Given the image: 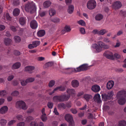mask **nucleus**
I'll return each mask as SVG.
<instances>
[{
    "label": "nucleus",
    "mask_w": 126,
    "mask_h": 126,
    "mask_svg": "<svg viewBox=\"0 0 126 126\" xmlns=\"http://www.w3.org/2000/svg\"><path fill=\"white\" fill-rule=\"evenodd\" d=\"M16 122V121L14 120H12L10 121L8 123V125H13L14 123H15Z\"/></svg>",
    "instance_id": "nucleus-51"
},
{
    "label": "nucleus",
    "mask_w": 126,
    "mask_h": 126,
    "mask_svg": "<svg viewBox=\"0 0 126 126\" xmlns=\"http://www.w3.org/2000/svg\"><path fill=\"white\" fill-rule=\"evenodd\" d=\"M97 44L101 48H107L108 46L103 42L99 41L98 42Z\"/></svg>",
    "instance_id": "nucleus-22"
},
{
    "label": "nucleus",
    "mask_w": 126,
    "mask_h": 126,
    "mask_svg": "<svg viewBox=\"0 0 126 126\" xmlns=\"http://www.w3.org/2000/svg\"><path fill=\"white\" fill-rule=\"evenodd\" d=\"M103 15L101 14H98L95 16V19L97 21H100L103 18Z\"/></svg>",
    "instance_id": "nucleus-21"
},
{
    "label": "nucleus",
    "mask_w": 126,
    "mask_h": 126,
    "mask_svg": "<svg viewBox=\"0 0 126 126\" xmlns=\"http://www.w3.org/2000/svg\"><path fill=\"white\" fill-rule=\"evenodd\" d=\"M4 17L6 18L7 20H10L11 19V17L9 16V14L7 13L5 15L4 14Z\"/></svg>",
    "instance_id": "nucleus-44"
},
{
    "label": "nucleus",
    "mask_w": 126,
    "mask_h": 126,
    "mask_svg": "<svg viewBox=\"0 0 126 126\" xmlns=\"http://www.w3.org/2000/svg\"><path fill=\"white\" fill-rule=\"evenodd\" d=\"M53 64V63L51 62H49L46 63L45 65L47 67L51 66Z\"/></svg>",
    "instance_id": "nucleus-49"
},
{
    "label": "nucleus",
    "mask_w": 126,
    "mask_h": 126,
    "mask_svg": "<svg viewBox=\"0 0 126 126\" xmlns=\"http://www.w3.org/2000/svg\"><path fill=\"white\" fill-rule=\"evenodd\" d=\"M79 31L82 34H85V30L83 28H81L80 29Z\"/></svg>",
    "instance_id": "nucleus-48"
},
{
    "label": "nucleus",
    "mask_w": 126,
    "mask_h": 126,
    "mask_svg": "<svg viewBox=\"0 0 126 126\" xmlns=\"http://www.w3.org/2000/svg\"><path fill=\"white\" fill-rule=\"evenodd\" d=\"M70 98L69 95L64 94L54 96L53 97V100L55 102H62L67 101Z\"/></svg>",
    "instance_id": "nucleus-2"
},
{
    "label": "nucleus",
    "mask_w": 126,
    "mask_h": 126,
    "mask_svg": "<svg viewBox=\"0 0 126 126\" xmlns=\"http://www.w3.org/2000/svg\"><path fill=\"white\" fill-rule=\"evenodd\" d=\"M57 107L60 110H61L62 109H64L66 107V105L63 103L58 104V105Z\"/></svg>",
    "instance_id": "nucleus-26"
},
{
    "label": "nucleus",
    "mask_w": 126,
    "mask_h": 126,
    "mask_svg": "<svg viewBox=\"0 0 126 126\" xmlns=\"http://www.w3.org/2000/svg\"><path fill=\"white\" fill-rule=\"evenodd\" d=\"M122 6L121 2L119 1H116L114 2L112 5V7L115 8H120Z\"/></svg>",
    "instance_id": "nucleus-11"
},
{
    "label": "nucleus",
    "mask_w": 126,
    "mask_h": 126,
    "mask_svg": "<svg viewBox=\"0 0 126 126\" xmlns=\"http://www.w3.org/2000/svg\"><path fill=\"white\" fill-rule=\"evenodd\" d=\"M30 26L32 29H36L38 26L36 21L35 20H33L31 21L30 23Z\"/></svg>",
    "instance_id": "nucleus-12"
},
{
    "label": "nucleus",
    "mask_w": 126,
    "mask_h": 126,
    "mask_svg": "<svg viewBox=\"0 0 126 126\" xmlns=\"http://www.w3.org/2000/svg\"><path fill=\"white\" fill-rule=\"evenodd\" d=\"M19 93L17 91H15L12 92L11 95L12 96H17L19 95Z\"/></svg>",
    "instance_id": "nucleus-46"
},
{
    "label": "nucleus",
    "mask_w": 126,
    "mask_h": 126,
    "mask_svg": "<svg viewBox=\"0 0 126 126\" xmlns=\"http://www.w3.org/2000/svg\"><path fill=\"white\" fill-rule=\"evenodd\" d=\"M32 43L33 45L34 46V47H35L39 45L40 42L39 41H37L33 42Z\"/></svg>",
    "instance_id": "nucleus-34"
},
{
    "label": "nucleus",
    "mask_w": 126,
    "mask_h": 126,
    "mask_svg": "<svg viewBox=\"0 0 126 126\" xmlns=\"http://www.w3.org/2000/svg\"><path fill=\"white\" fill-rule=\"evenodd\" d=\"M74 11V8H68L67 10L68 12L70 14L73 13Z\"/></svg>",
    "instance_id": "nucleus-58"
},
{
    "label": "nucleus",
    "mask_w": 126,
    "mask_h": 126,
    "mask_svg": "<svg viewBox=\"0 0 126 126\" xmlns=\"http://www.w3.org/2000/svg\"><path fill=\"white\" fill-rule=\"evenodd\" d=\"M103 55L107 58L112 60L114 59V57L113 53L110 51H107L104 53Z\"/></svg>",
    "instance_id": "nucleus-7"
},
{
    "label": "nucleus",
    "mask_w": 126,
    "mask_h": 126,
    "mask_svg": "<svg viewBox=\"0 0 126 126\" xmlns=\"http://www.w3.org/2000/svg\"><path fill=\"white\" fill-rule=\"evenodd\" d=\"M96 6V2L94 0H90L87 3V8H95Z\"/></svg>",
    "instance_id": "nucleus-8"
},
{
    "label": "nucleus",
    "mask_w": 126,
    "mask_h": 126,
    "mask_svg": "<svg viewBox=\"0 0 126 126\" xmlns=\"http://www.w3.org/2000/svg\"><path fill=\"white\" fill-rule=\"evenodd\" d=\"M8 110V108L6 106L2 107L0 109V113L2 114L5 113Z\"/></svg>",
    "instance_id": "nucleus-17"
},
{
    "label": "nucleus",
    "mask_w": 126,
    "mask_h": 126,
    "mask_svg": "<svg viewBox=\"0 0 126 126\" xmlns=\"http://www.w3.org/2000/svg\"><path fill=\"white\" fill-rule=\"evenodd\" d=\"M58 87V88L57 89V90H59V91H64L66 89L65 87L64 86H59L57 87L56 88Z\"/></svg>",
    "instance_id": "nucleus-37"
},
{
    "label": "nucleus",
    "mask_w": 126,
    "mask_h": 126,
    "mask_svg": "<svg viewBox=\"0 0 126 126\" xmlns=\"http://www.w3.org/2000/svg\"><path fill=\"white\" fill-rule=\"evenodd\" d=\"M13 4L14 6H17L19 4V2L18 0H15L13 1Z\"/></svg>",
    "instance_id": "nucleus-43"
},
{
    "label": "nucleus",
    "mask_w": 126,
    "mask_h": 126,
    "mask_svg": "<svg viewBox=\"0 0 126 126\" xmlns=\"http://www.w3.org/2000/svg\"><path fill=\"white\" fill-rule=\"evenodd\" d=\"M49 14L50 16H52L55 14L56 13V11L55 10L53 9V8H51L49 10Z\"/></svg>",
    "instance_id": "nucleus-33"
},
{
    "label": "nucleus",
    "mask_w": 126,
    "mask_h": 126,
    "mask_svg": "<svg viewBox=\"0 0 126 126\" xmlns=\"http://www.w3.org/2000/svg\"><path fill=\"white\" fill-rule=\"evenodd\" d=\"M26 21L27 19L25 17H21L19 19V23L22 26H23L25 24Z\"/></svg>",
    "instance_id": "nucleus-14"
},
{
    "label": "nucleus",
    "mask_w": 126,
    "mask_h": 126,
    "mask_svg": "<svg viewBox=\"0 0 126 126\" xmlns=\"http://www.w3.org/2000/svg\"><path fill=\"white\" fill-rule=\"evenodd\" d=\"M34 79L33 78H30L27 79L26 80L27 83L33 82L34 80Z\"/></svg>",
    "instance_id": "nucleus-41"
},
{
    "label": "nucleus",
    "mask_w": 126,
    "mask_h": 126,
    "mask_svg": "<svg viewBox=\"0 0 126 126\" xmlns=\"http://www.w3.org/2000/svg\"><path fill=\"white\" fill-rule=\"evenodd\" d=\"M7 123V121L4 119H2L0 121V124L1 126H3L5 125Z\"/></svg>",
    "instance_id": "nucleus-35"
},
{
    "label": "nucleus",
    "mask_w": 126,
    "mask_h": 126,
    "mask_svg": "<svg viewBox=\"0 0 126 126\" xmlns=\"http://www.w3.org/2000/svg\"><path fill=\"white\" fill-rule=\"evenodd\" d=\"M20 13V10L18 8H15L13 12V14L15 16H18Z\"/></svg>",
    "instance_id": "nucleus-30"
},
{
    "label": "nucleus",
    "mask_w": 126,
    "mask_h": 126,
    "mask_svg": "<svg viewBox=\"0 0 126 126\" xmlns=\"http://www.w3.org/2000/svg\"><path fill=\"white\" fill-rule=\"evenodd\" d=\"M67 93L68 94H69L70 95H72L73 94H75V91L73 89H68L66 90Z\"/></svg>",
    "instance_id": "nucleus-23"
},
{
    "label": "nucleus",
    "mask_w": 126,
    "mask_h": 126,
    "mask_svg": "<svg viewBox=\"0 0 126 126\" xmlns=\"http://www.w3.org/2000/svg\"><path fill=\"white\" fill-rule=\"evenodd\" d=\"M53 103L51 102H48L47 104V107L49 109H51L53 108Z\"/></svg>",
    "instance_id": "nucleus-42"
},
{
    "label": "nucleus",
    "mask_w": 126,
    "mask_h": 126,
    "mask_svg": "<svg viewBox=\"0 0 126 126\" xmlns=\"http://www.w3.org/2000/svg\"><path fill=\"white\" fill-rule=\"evenodd\" d=\"M14 39L16 43L20 42L21 40L20 37L18 36H15Z\"/></svg>",
    "instance_id": "nucleus-32"
},
{
    "label": "nucleus",
    "mask_w": 126,
    "mask_h": 126,
    "mask_svg": "<svg viewBox=\"0 0 126 126\" xmlns=\"http://www.w3.org/2000/svg\"><path fill=\"white\" fill-rule=\"evenodd\" d=\"M21 65L20 63L17 62L14 64L12 66V68L13 69H16L19 68Z\"/></svg>",
    "instance_id": "nucleus-24"
},
{
    "label": "nucleus",
    "mask_w": 126,
    "mask_h": 126,
    "mask_svg": "<svg viewBox=\"0 0 126 126\" xmlns=\"http://www.w3.org/2000/svg\"><path fill=\"white\" fill-rule=\"evenodd\" d=\"M71 112L74 114H75L77 112V111L75 109L72 108L71 109Z\"/></svg>",
    "instance_id": "nucleus-55"
},
{
    "label": "nucleus",
    "mask_w": 126,
    "mask_h": 126,
    "mask_svg": "<svg viewBox=\"0 0 126 126\" xmlns=\"http://www.w3.org/2000/svg\"><path fill=\"white\" fill-rule=\"evenodd\" d=\"M25 69L27 72L31 74L33 72V71L35 69V67L34 66H29L25 67Z\"/></svg>",
    "instance_id": "nucleus-9"
},
{
    "label": "nucleus",
    "mask_w": 126,
    "mask_h": 126,
    "mask_svg": "<svg viewBox=\"0 0 126 126\" xmlns=\"http://www.w3.org/2000/svg\"><path fill=\"white\" fill-rule=\"evenodd\" d=\"M77 23L79 25L82 26H85L86 24L85 22L82 20H80L77 22Z\"/></svg>",
    "instance_id": "nucleus-36"
},
{
    "label": "nucleus",
    "mask_w": 126,
    "mask_h": 126,
    "mask_svg": "<svg viewBox=\"0 0 126 126\" xmlns=\"http://www.w3.org/2000/svg\"><path fill=\"white\" fill-rule=\"evenodd\" d=\"M14 78V76L13 75L9 76L7 79L9 81H11Z\"/></svg>",
    "instance_id": "nucleus-61"
},
{
    "label": "nucleus",
    "mask_w": 126,
    "mask_h": 126,
    "mask_svg": "<svg viewBox=\"0 0 126 126\" xmlns=\"http://www.w3.org/2000/svg\"><path fill=\"white\" fill-rule=\"evenodd\" d=\"M30 126H38L37 124L35 122H32L30 124Z\"/></svg>",
    "instance_id": "nucleus-59"
},
{
    "label": "nucleus",
    "mask_w": 126,
    "mask_h": 126,
    "mask_svg": "<svg viewBox=\"0 0 126 126\" xmlns=\"http://www.w3.org/2000/svg\"><path fill=\"white\" fill-rule=\"evenodd\" d=\"M46 12L45 11H43L42 12H40L39 13V14L40 16L41 17H42L44 16H45L46 14Z\"/></svg>",
    "instance_id": "nucleus-53"
},
{
    "label": "nucleus",
    "mask_w": 126,
    "mask_h": 126,
    "mask_svg": "<svg viewBox=\"0 0 126 126\" xmlns=\"http://www.w3.org/2000/svg\"><path fill=\"white\" fill-rule=\"evenodd\" d=\"M58 87L56 88H55L54 90L52 91V92H49V94L50 95H52L55 92V91L57 90V89L58 88Z\"/></svg>",
    "instance_id": "nucleus-56"
},
{
    "label": "nucleus",
    "mask_w": 126,
    "mask_h": 126,
    "mask_svg": "<svg viewBox=\"0 0 126 126\" xmlns=\"http://www.w3.org/2000/svg\"><path fill=\"white\" fill-rule=\"evenodd\" d=\"M107 32L108 31L105 29H103L100 31H99L98 35H103Z\"/></svg>",
    "instance_id": "nucleus-31"
},
{
    "label": "nucleus",
    "mask_w": 126,
    "mask_h": 126,
    "mask_svg": "<svg viewBox=\"0 0 126 126\" xmlns=\"http://www.w3.org/2000/svg\"><path fill=\"white\" fill-rule=\"evenodd\" d=\"M36 6L35 3L33 1L30 2H28L27 3L25 4V8H36Z\"/></svg>",
    "instance_id": "nucleus-10"
},
{
    "label": "nucleus",
    "mask_w": 126,
    "mask_h": 126,
    "mask_svg": "<svg viewBox=\"0 0 126 126\" xmlns=\"http://www.w3.org/2000/svg\"><path fill=\"white\" fill-rule=\"evenodd\" d=\"M26 121L28 122H30L33 119V118L31 116H29L27 117L26 119Z\"/></svg>",
    "instance_id": "nucleus-47"
},
{
    "label": "nucleus",
    "mask_w": 126,
    "mask_h": 126,
    "mask_svg": "<svg viewBox=\"0 0 126 126\" xmlns=\"http://www.w3.org/2000/svg\"><path fill=\"white\" fill-rule=\"evenodd\" d=\"M70 27L69 26H66L64 27V29L62 31V33L64 34L65 32H68L71 30Z\"/></svg>",
    "instance_id": "nucleus-16"
},
{
    "label": "nucleus",
    "mask_w": 126,
    "mask_h": 126,
    "mask_svg": "<svg viewBox=\"0 0 126 126\" xmlns=\"http://www.w3.org/2000/svg\"><path fill=\"white\" fill-rule=\"evenodd\" d=\"M55 84V82L54 80H51L50 81L49 83L48 86L49 87H52Z\"/></svg>",
    "instance_id": "nucleus-39"
},
{
    "label": "nucleus",
    "mask_w": 126,
    "mask_h": 126,
    "mask_svg": "<svg viewBox=\"0 0 126 126\" xmlns=\"http://www.w3.org/2000/svg\"><path fill=\"white\" fill-rule=\"evenodd\" d=\"M120 14L124 17L126 16V12H125L121 11L120 12Z\"/></svg>",
    "instance_id": "nucleus-52"
},
{
    "label": "nucleus",
    "mask_w": 126,
    "mask_h": 126,
    "mask_svg": "<svg viewBox=\"0 0 126 126\" xmlns=\"http://www.w3.org/2000/svg\"><path fill=\"white\" fill-rule=\"evenodd\" d=\"M65 119L69 123V126H75L74 122L72 115L69 114H67L65 116Z\"/></svg>",
    "instance_id": "nucleus-3"
},
{
    "label": "nucleus",
    "mask_w": 126,
    "mask_h": 126,
    "mask_svg": "<svg viewBox=\"0 0 126 126\" xmlns=\"http://www.w3.org/2000/svg\"><path fill=\"white\" fill-rule=\"evenodd\" d=\"M60 21V19L58 18H55L51 19V21L55 23H58Z\"/></svg>",
    "instance_id": "nucleus-40"
},
{
    "label": "nucleus",
    "mask_w": 126,
    "mask_h": 126,
    "mask_svg": "<svg viewBox=\"0 0 126 126\" xmlns=\"http://www.w3.org/2000/svg\"><path fill=\"white\" fill-rule=\"evenodd\" d=\"M71 83L72 86L74 87H77L79 84L78 81L76 80H72Z\"/></svg>",
    "instance_id": "nucleus-25"
},
{
    "label": "nucleus",
    "mask_w": 126,
    "mask_h": 126,
    "mask_svg": "<svg viewBox=\"0 0 126 126\" xmlns=\"http://www.w3.org/2000/svg\"><path fill=\"white\" fill-rule=\"evenodd\" d=\"M94 101L97 103H100L101 102L100 100V96L99 94H97L95 95L94 97Z\"/></svg>",
    "instance_id": "nucleus-15"
},
{
    "label": "nucleus",
    "mask_w": 126,
    "mask_h": 126,
    "mask_svg": "<svg viewBox=\"0 0 126 126\" xmlns=\"http://www.w3.org/2000/svg\"><path fill=\"white\" fill-rule=\"evenodd\" d=\"M37 35L39 37H41L43 36L45 34V32L44 30H40L37 32Z\"/></svg>",
    "instance_id": "nucleus-28"
},
{
    "label": "nucleus",
    "mask_w": 126,
    "mask_h": 126,
    "mask_svg": "<svg viewBox=\"0 0 126 126\" xmlns=\"http://www.w3.org/2000/svg\"><path fill=\"white\" fill-rule=\"evenodd\" d=\"M4 41L6 45L8 46L11 44L12 40L11 39L7 38L4 39Z\"/></svg>",
    "instance_id": "nucleus-19"
},
{
    "label": "nucleus",
    "mask_w": 126,
    "mask_h": 126,
    "mask_svg": "<svg viewBox=\"0 0 126 126\" xmlns=\"http://www.w3.org/2000/svg\"><path fill=\"white\" fill-rule=\"evenodd\" d=\"M17 119L20 121H22L23 119V116L21 115H18L16 116Z\"/></svg>",
    "instance_id": "nucleus-45"
},
{
    "label": "nucleus",
    "mask_w": 126,
    "mask_h": 126,
    "mask_svg": "<svg viewBox=\"0 0 126 126\" xmlns=\"http://www.w3.org/2000/svg\"><path fill=\"white\" fill-rule=\"evenodd\" d=\"M113 94V92H108L107 94H102L101 96L103 100L106 101L108 99H110Z\"/></svg>",
    "instance_id": "nucleus-4"
},
{
    "label": "nucleus",
    "mask_w": 126,
    "mask_h": 126,
    "mask_svg": "<svg viewBox=\"0 0 126 126\" xmlns=\"http://www.w3.org/2000/svg\"><path fill=\"white\" fill-rule=\"evenodd\" d=\"M99 31L96 29L92 31V33L94 34H97L98 35Z\"/></svg>",
    "instance_id": "nucleus-54"
},
{
    "label": "nucleus",
    "mask_w": 126,
    "mask_h": 126,
    "mask_svg": "<svg viewBox=\"0 0 126 126\" xmlns=\"http://www.w3.org/2000/svg\"><path fill=\"white\" fill-rule=\"evenodd\" d=\"M44 115H42L41 117V118L43 121H45L47 120V118Z\"/></svg>",
    "instance_id": "nucleus-57"
},
{
    "label": "nucleus",
    "mask_w": 126,
    "mask_h": 126,
    "mask_svg": "<svg viewBox=\"0 0 126 126\" xmlns=\"http://www.w3.org/2000/svg\"><path fill=\"white\" fill-rule=\"evenodd\" d=\"M117 126H126V121L124 120L119 121L118 123Z\"/></svg>",
    "instance_id": "nucleus-20"
},
{
    "label": "nucleus",
    "mask_w": 126,
    "mask_h": 126,
    "mask_svg": "<svg viewBox=\"0 0 126 126\" xmlns=\"http://www.w3.org/2000/svg\"><path fill=\"white\" fill-rule=\"evenodd\" d=\"M117 96L118 103L120 105H124L126 102V91L122 90L119 91L117 93Z\"/></svg>",
    "instance_id": "nucleus-1"
},
{
    "label": "nucleus",
    "mask_w": 126,
    "mask_h": 126,
    "mask_svg": "<svg viewBox=\"0 0 126 126\" xmlns=\"http://www.w3.org/2000/svg\"><path fill=\"white\" fill-rule=\"evenodd\" d=\"M51 2L49 1H46L43 3L44 7L45 8L49 7L51 5Z\"/></svg>",
    "instance_id": "nucleus-27"
},
{
    "label": "nucleus",
    "mask_w": 126,
    "mask_h": 126,
    "mask_svg": "<svg viewBox=\"0 0 126 126\" xmlns=\"http://www.w3.org/2000/svg\"><path fill=\"white\" fill-rule=\"evenodd\" d=\"M21 85L22 86L26 85L27 83V80L24 79H22L20 80Z\"/></svg>",
    "instance_id": "nucleus-38"
},
{
    "label": "nucleus",
    "mask_w": 126,
    "mask_h": 126,
    "mask_svg": "<svg viewBox=\"0 0 126 126\" xmlns=\"http://www.w3.org/2000/svg\"><path fill=\"white\" fill-rule=\"evenodd\" d=\"M14 53L16 55H19L20 54V52L17 50H15Z\"/></svg>",
    "instance_id": "nucleus-60"
},
{
    "label": "nucleus",
    "mask_w": 126,
    "mask_h": 126,
    "mask_svg": "<svg viewBox=\"0 0 126 126\" xmlns=\"http://www.w3.org/2000/svg\"><path fill=\"white\" fill-rule=\"evenodd\" d=\"M16 105L18 108H21L23 110H26L27 108L25 103L22 100L17 101L16 102Z\"/></svg>",
    "instance_id": "nucleus-5"
},
{
    "label": "nucleus",
    "mask_w": 126,
    "mask_h": 126,
    "mask_svg": "<svg viewBox=\"0 0 126 126\" xmlns=\"http://www.w3.org/2000/svg\"><path fill=\"white\" fill-rule=\"evenodd\" d=\"M25 123L24 122H20L17 124V126H24Z\"/></svg>",
    "instance_id": "nucleus-64"
},
{
    "label": "nucleus",
    "mask_w": 126,
    "mask_h": 126,
    "mask_svg": "<svg viewBox=\"0 0 126 126\" xmlns=\"http://www.w3.org/2000/svg\"><path fill=\"white\" fill-rule=\"evenodd\" d=\"M6 93V91L5 90H2L0 91V96L2 95V96H4Z\"/></svg>",
    "instance_id": "nucleus-50"
},
{
    "label": "nucleus",
    "mask_w": 126,
    "mask_h": 126,
    "mask_svg": "<svg viewBox=\"0 0 126 126\" xmlns=\"http://www.w3.org/2000/svg\"><path fill=\"white\" fill-rule=\"evenodd\" d=\"M114 84V82L112 81H109L107 84V88L108 89H110L113 87Z\"/></svg>",
    "instance_id": "nucleus-18"
},
{
    "label": "nucleus",
    "mask_w": 126,
    "mask_h": 126,
    "mask_svg": "<svg viewBox=\"0 0 126 126\" xmlns=\"http://www.w3.org/2000/svg\"><path fill=\"white\" fill-rule=\"evenodd\" d=\"M92 90L95 92H97L100 90V86L97 85H95L93 86L91 88Z\"/></svg>",
    "instance_id": "nucleus-13"
},
{
    "label": "nucleus",
    "mask_w": 126,
    "mask_h": 126,
    "mask_svg": "<svg viewBox=\"0 0 126 126\" xmlns=\"http://www.w3.org/2000/svg\"><path fill=\"white\" fill-rule=\"evenodd\" d=\"M83 97L86 101L88 102L92 98V97L91 95L86 94L84 95Z\"/></svg>",
    "instance_id": "nucleus-29"
},
{
    "label": "nucleus",
    "mask_w": 126,
    "mask_h": 126,
    "mask_svg": "<svg viewBox=\"0 0 126 126\" xmlns=\"http://www.w3.org/2000/svg\"><path fill=\"white\" fill-rule=\"evenodd\" d=\"M96 49L97 52H99L101 51L102 48L98 46V47L96 48Z\"/></svg>",
    "instance_id": "nucleus-63"
},
{
    "label": "nucleus",
    "mask_w": 126,
    "mask_h": 126,
    "mask_svg": "<svg viewBox=\"0 0 126 126\" xmlns=\"http://www.w3.org/2000/svg\"><path fill=\"white\" fill-rule=\"evenodd\" d=\"M11 29L14 32H15L16 31V27L13 26H11L10 27Z\"/></svg>",
    "instance_id": "nucleus-62"
},
{
    "label": "nucleus",
    "mask_w": 126,
    "mask_h": 126,
    "mask_svg": "<svg viewBox=\"0 0 126 126\" xmlns=\"http://www.w3.org/2000/svg\"><path fill=\"white\" fill-rule=\"evenodd\" d=\"M88 68V65L86 64H84L79 66L76 69H74V72H80L87 70Z\"/></svg>",
    "instance_id": "nucleus-6"
}]
</instances>
